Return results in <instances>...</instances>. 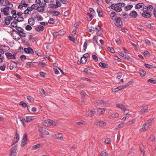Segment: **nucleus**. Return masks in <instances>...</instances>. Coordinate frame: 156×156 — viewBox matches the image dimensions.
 <instances>
[{
	"mask_svg": "<svg viewBox=\"0 0 156 156\" xmlns=\"http://www.w3.org/2000/svg\"><path fill=\"white\" fill-rule=\"evenodd\" d=\"M125 5V4L124 3L112 4L111 5V7L112 9L116 12H119L122 10L121 8L124 7Z\"/></svg>",
	"mask_w": 156,
	"mask_h": 156,
	"instance_id": "f257e3e1",
	"label": "nucleus"
},
{
	"mask_svg": "<svg viewBox=\"0 0 156 156\" xmlns=\"http://www.w3.org/2000/svg\"><path fill=\"white\" fill-rule=\"evenodd\" d=\"M154 119L151 118L150 119L147 120L143 125L142 127L139 129L140 131H144L149 128L151 124L152 121Z\"/></svg>",
	"mask_w": 156,
	"mask_h": 156,
	"instance_id": "f03ea898",
	"label": "nucleus"
},
{
	"mask_svg": "<svg viewBox=\"0 0 156 156\" xmlns=\"http://www.w3.org/2000/svg\"><path fill=\"white\" fill-rule=\"evenodd\" d=\"M94 124L98 127L103 128L106 125V122L101 120H97L94 122Z\"/></svg>",
	"mask_w": 156,
	"mask_h": 156,
	"instance_id": "7ed1b4c3",
	"label": "nucleus"
},
{
	"mask_svg": "<svg viewBox=\"0 0 156 156\" xmlns=\"http://www.w3.org/2000/svg\"><path fill=\"white\" fill-rule=\"evenodd\" d=\"M148 106L147 105H143L140 111V114L143 115L147 113L148 111Z\"/></svg>",
	"mask_w": 156,
	"mask_h": 156,
	"instance_id": "20e7f679",
	"label": "nucleus"
},
{
	"mask_svg": "<svg viewBox=\"0 0 156 156\" xmlns=\"http://www.w3.org/2000/svg\"><path fill=\"white\" fill-rule=\"evenodd\" d=\"M52 137L54 139L61 140H64L65 138L63 137L62 133H59L54 134L52 135Z\"/></svg>",
	"mask_w": 156,
	"mask_h": 156,
	"instance_id": "39448f33",
	"label": "nucleus"
},
{
	"mask_svg": "<svg viewBox=\"0 0 156 156\" xmlns=\"http://www.w3.org/2000/svg\"><path fill=\"white\" fill-rule=\"evenodd\" d=\"M114 20V24L117 27H119L122 26V22L120 17H118Z\"/></svg>",
	"mask_w": 156,
	"mask_h": 156,
	"instance_id": "423d86ee",
	"label": "nucleus"
},
{
	"mask_svg": "<svg viewBox=\"0 0 156 156\" xmlns=\"http://www.w3.org/2000/svg\"><path fill=\"white\" fill-rule=\"evenodd\" d=\"M9 49V46L2 45L0 47V52L2 54H4L5 52L7 51Z\"/></svg>",
	"mask_w": 156,
	"mask_h": 156,
	"instance_id": "0eeeda50",
	"label": "nucleus"
},
{
	"mask_svg": "<svg viewBox=\"0 0 156 156\" xmlns=\"http://www.w3.org/2000/svg\"><path fill=\"white\" fill-rule=\"evenodd\" d=\"M153 9V7L151 5H149L148 6H145L143 9V11L144 12H147L150 13Z\"/></svg>",
	"mask_w": 156,
	"mask_h": 156,
	"instance_id": "6e6552de",
	"label": "nucleus"
},
{
	"mask_svg": "<svg viewBox=\"0 0 156 156\" xmlns=\"http://www.w3.org/2000/svg\"><path fill=\"white\" fill-rule=\"evenodd\" d=\"M9 8L5 7L2 8L1 9V11L3 12V14L6 16H8L9 14Z\"/></svg>",
	"mask_w": 156,
	"mask_h": 156,
	"instance_id": "1a4fd4ad",
	"label": "nucleus"
},
{
	"mask_svg": "<svg viewBox=\"0 0 156 156\" xmlns=\"http://www.w3.org/2000/svg\"><path fill=\"white\" fill-rule=\"evenodd\" d=\"M5 55L7 58L9 59H16L15 54L12 55L11 53L9 52H6L5 53Z\"/></svg>",
	"mask_w": 156,
	"mask_h": 156,
	"instance_id": "9d476101",
	"label": "nucleus"
},
{
	"mask_svg": "<svg viewBox=\"0 0 156 156\" xmlns=\"http://www.w3.org/2000/svg\"><path fill=\"white\" fill-rule=\"evenodd\" d=\"M129 16L132 18H135L138 16L137 13L134 10H133L130 12L129 14Z\"/></svg>",
	"mask_w": 156,
	"mask_h": 156,
	"instance_id": "9b49d317",
	"label": "nucleus"
},
{
	"mask_svg": "<svg viewBox=\"0 0 156 156\" xmlns=\"http://www.w3.org/2000/svg\"><path fill=\"white\" fill-rule=\"evenodd\" d=\"M12 17L8 16L5 19V23L6 25H8L10 23V21L12 20Z\"/></svg>",
	"mask_w": 156,
	"mask_h": 156,
	"instance_id": "f8f14e48",
	"label": "nucleus"
},
{
	"mask_svg": "<svg viewBox=\"0 0 156 156\" xmlns=\"http://www.w3.org/2000/svg\"><path fill=\"white\" fill-rule=\"evenodd\" d=\"M50 122H51V120L48 119L42 122V124L45 126H48L51 125Z\"/></svg>",
	"mask_w": 156,
	"mask_h": 156,
	"instance_id": "ddd939ff",
	"label": "nucleus"
},
{
	"mask_svg": "<svg viewBox=\"0 0 156 156\" xmlns=\"http://www.w3.org/2000/svg\"><path fill=\"white\" fill-rule=\"evenodd\" d=\"M24 51L25 52H26L27 53L31 54L32 55L34 53L33 49L30 48H24Z\"/></svg>",
	"mask_w": 156,
	"mask_h": 156,
	"instance_id": "4468645a",
	"label": "nucleus"
},
{
	"mask_svg": "<svg viewBox=\"0 0 156 156\" xmlns=\"http://www.w3.org/2000/svg\"><path fill=\"white\" fill-rule=\"evenodd\" d=\"M19 134L16 133V134L14 138L13 141L12 142V145H14L16 144L19 141Z\"/></svg>",
	"mask_w": 156,
	"mask_h": 156,
	"instance_id": "2eb2a0df",
	"label": "nucleus"
},
{
	"mask_svg": "<svg viewBox=\"0 0 156 156\" xmlns=\"http://www.w3.org/2000/svg\"><path fill=\"white\" fill-rule=\"evenodd\" d=\"M142 16L144 18H148L151 17V15L150 13L147 12H144L143 11V12L142 13Z\"/></svg>",
	"mask_w": 156,
	"mask_h": 156,
	"instance_id": "dca6fc26",
	"label": "nucleus"
},
{
	"mask_svg": "<svg viewBox=\"0 0 156 156\" xmlns=\"http://www.w3.org/2000/svg\"><path fill=\"white\" fill-rule=\"evenodd\" d=\"M105 109L103 108H99L97 109V112L99 115L103 114L105 112Z\"/></svg>",
	"mask_w": 156,
	"mask_h": 156,
	"instance_id": "f3484780",
	"label": "nucleus"
},
{
	"mask_svg": "<svg viewBox=\"0 0 156 156\" xmlns=\"http://www.w3.org/2000/svg\"><path fill=\"white\" fill-rule=\"evenodd\" d=\"M17 147L16 146L13 147L10 150V153L16 155L17 153Z\"/></svg>",
	"mask_w": 156,
	"mask_h": 156,
	"instance_id": "a211bd4d",
	"label": "nucleus"
},
{
	"mask_svg": "<svg viewBox=\"0 0 156 156\" xmlns=\"http://www.w3.org/2000/svg\"><path fill=\"white\" fill-rule=\"evenodd\" d=\"M11 36L12 37L13 39L16 41H18L20 39V37H19L16 36L17 35V34H16L15 32L14 33H11Z\"/></svg>",
	"mask_w": 156,
	"mask_h": 156,
	"instance_id": "6ab92c4d",
	"label": "nucleus"
},
{
	"mask_svg": "<svg viewBox=\"0 0 156 156\" xmlns=\"http://www.w3.org/2000/svg\"><path fill=\"white\" fill-rule=\"evenodd\" d=\"M14 20H16L18 22H21L23 21L24 20V18L22 16H15L14 17Z\"/></svg>",
	"mask_w": 156,
	"mask_h": 156,
	"instance_id": "aec40b11",
	"label": "nucleus"
},
{
	"mask_svg": "<svg viewBox=\"0 0 156 156\" xmlns=\"http://www.w3.org/2000/svg\"><path fill=\"white\" fill-rule=\"evenodd\" d=\"M95 31L98 34H100L101 33V28L99 26H97L95 27Z\"/></svg>",
	"mask_w": 156,
	"mask_h": 156,
	"instance_id": "412c9836",
	"label": "nucleus"
},
{
	"mask_svg": "<svg viewBox=\"0 0 156 156\" xmlns=\"http://www.w3.org/2000/svg\"><path fill=\"white\" fill-rule=\"evenodd\" d=\"M16 29L17 31H16V30H14V31L15 32L16 34H18V33H20L22 31H24V30L23 29L19 27H16Z\"/></svg>",
	"mask_w": 156,
	"mask_h": 156,
	"instance_id": "4be33fe9",
	"label": "nucleus"
},
{
	"mask_svg": "<svg viewBox=\"0 0 156 156\" xmlns=\"http://www.w3.org/2000/svg\"><path fill=\"white\" fill-rule=\"evenodd\" d=\"M17 67V64L15 62H12L9 66V69L10 70H12L14 68H16Z\"/></svg>",
	"mask_w": 156,
	"mask_h": 156,
	"instance_id": "5701e85b",
	"label": "nucleus"
},
{
	"mask_svg": "<svg viewBox=\"0 0 156 156\" xmlns=\"http://www.w3.org/2000/svg\"><path fill=\"white\" fill-rule=\"evenodd\" d=\"M110 17L112 20H115L117 17L116 13L114 12H111L110 14Z\"/></svg>",
	"mask_w": 156,
	"mask_h": 156,
	"instance_id": "b1692460",
	"label": "nucleus"
},
{
	"mask_svg": "<svg viewBox=\"0 0 156 156\" xmlns=\"http://www.w3.org/2000/svg\"><path fill=\"white\" fill-rule=\"evenodd\" d=\"M116 106L117 107L121 109L122 111L126 107L125 105L121 104H117L116 105Z\"/></svg>",
	"mask_w": 156,
	"mask_h": 156,
	"instance_id": "393cba45",
	"label": "nucleus"
},
{
	"mask_svg": "<svg viewBox=\"0 0 156 156\" xmlns=\"http://www.w3.org/2000/svg\"><path fill=\"white\" fill-rule=\"evenodd\" d=\"M119 114L117 113L109 115L108 118L109 119H112L113 118H117L119 117Z\"/></svg>",
	"mask_w": 156,
	"mask_h": 156,
	"instance_id": "a878e982",
	"label": "nucleus"
},
{
	"mask_svg": "<svg viewBox=\"0 0 156 156\" xmlns=\"http://www.w3.org/2000/svg\"><path fill=\"white\" fill-rule=\"evenodd\" d=\"M28 23L30 26H33L35 24V20L34 19L30 18L28 19Z\"/></svg>",
	"mask_w": 156,
	"mask_h": 156,
	"instance_id": "bb28decb",
	"label": "nucleus"
},
{
	"mask_svg": "<svg viewBox=\"0 0 156 156\" xmlns=\"http://www.w3.org/2000/svg\"><path fill=\"white\" fill-rule=\"evenodd\" d=\"M26 119H24L25 121L26 122H29L31 121H32L33 120V118H34V117L33 116H27V117H25Z\"/></svg>",
	"mask_w": 156,
	"mask_h": 156,
	"instance_id": "cd10ccee",
	"label": "nucleus"
},
{
	"mask_svg": "<svg viewBox=\"0 0 156 156\" xmlns=\"http://www.w3.org/2000/svg\"><path fill=\"white\" fill-rule=\"evenodd\" d=\"M125 88V87L123 85L118 87L114 89V91L116 92L119 90H120Z\"/></svg>",
	"mask_w": 156,
	"mask_h": 156,
	"instance_id": "c85d7f7f",
	"label": "nucleus"
},
{
	"mask_svg": "<svg viewBox=\"0 0 156 156\" xmlns=\"http://www.w3.org/2000/svg\"><path fill=\"white\" fill-rule=\"evenodd\" d=\"M33 64L31 62H27L26 63L25 67L26 68H29L33 66Z\"/></svg>",
	"mask_w": 156,
	"mask_h": 156,
	"instance_id": "c756f323",
	"label": "nucleus"
},
{
	"mask_svg": "<svg viewBox=\"0 0 156 156\" xmlns=\"http://www.w3.org/2000/svg\"><path fill=\"white\" fill-rule=\"evenodd\" d=\"M143 3H138L135 6V8L136 9H137L141 8L143 6Z\"/></svg>",
	"mask_w": 156,
	"mask_h": 156,
	"instance_id": "7c9ffc66",
	"label": "nucleus"
},
{
	"mask_svg": "<svg viewBox=\"0 0 156 156\" xmlns=\"http://www.w3.org/2000/svg\"><path fill=\"white\" fill-rule=\"evenodd\" d=\"M133 7L132 5H129L126 6L124 8V10L125 11H127L130 10Z\"/></svg>",
	"mask_w": 156,
	"mask_h": 156,
	"instance_id": "2f4dec72",
	"label": "nucleus"
},
{
	"mask_svg": "<svg viewBox=\"0 0 156 156\" xmlns=\"http://www.w3.org/2000/svg\"><path fill=\"white\" fill-rule=\"evenodd\" d=\"M17 34L20 36V38L21 37H25L27 35L24 31H22L20 33H18Z\"/></svg>",
	"mask_w": 156,
	"mask_h": 156,
	"instance_id": "473e14b6",
	"label": "nucleus"
},
{
	"mask_svg": "<svg viewBox=\"0 0 156 156\" xmlns=\"http://www.w3.org/2000/svg\"><path fill=\"white\" fill-rule=\"evenodd\" d=\"M139 73L140 74V76L142 77L144 76L146 74V72L143 69H140L139 70Z\"/></svg>",
	"mask_w": 156,
	"mask_h": 156,
	"instance_id": "72a5a7b5",
	"label": "nucleus"
},
{
	"mask_svg": "<svg viewBox=\"0 0 156 156\" xmlns=\"http://www.w3.org/2000/svg\"><path fill=\"white\" fill-rule=\"evenodd\" d=\"M27 140V135L26 133L24 134L22 142L23 143H25Z\"/></svg>",
	"mask_w": 156,
	"mask_h": 156,
	"instance_id": "f704fd0d",
	"label": "nucleus"
},
{
	"mask_svg": "<svg viewBox=\"0 0 156 156\" xmlns=\"http://www.w3.org/2000/svg\"><path fill=\"white\" fill-rule=\"evenodd\" d=\"M44 29V27L43 26H39L36 28V30L38 32L42 31Z\"/></svg>",
	"mask_w": 156,
	"mask_h": 156,
	"instance_id": "c9c22d12",
	"label": "nucleus"
},
{
	"mask_svg": "<svg viewBox=\"0 0 156 156\" xmlns=\"http://www.w3.org/2000/svg\"><path fill=\"white\" fill-rule=\"evenodd\" d=\"M97 12L98 14V15L99 17H102L103 16V13L102 12L98 9H97Z\"/></svg>",
	"mask_w": 156,
	"mask_h": 156,
	"instance_id": "e433bc0d",
	"label": "nucleus"
},
{
	"mask_svg": "<svg viewBox=\"0 0 156 156\" xmlns=\"http://www.w3.org/2000/svg\"><path fill=\"white\" fill-rule=\"evenodd\" d=\"M41 147V145L40 144H37L35 145L34 146L32 147V150H36L37 149Z\"/></svg>",
	"mask_w": 156,
	"mask_h": 156,
	"instance_id": "4c0bfd02",
	"label": "nucleus"
},
{
	"mask_svg": "<svg viewBox=\"0 0 156 156\" xmlns=\"http://www.w3.org/2000/svg\"><path fill=\"white\" fill-rule=\"evenodd\" d=\"M83 72L87 74L92 75L91 73V70L87 68H85L83 70Z\"/></svg>",
	"mask_w": 156,
	"mask_h": 156,
	"instance_id": "58836bf2",
	"label": "nucleus"
},
{
	"mask_svg": "<svg viewBox=\"0 0 156 156\" xmlns=\"http://www.w3.org/2000/svg\"><path fill=\"white\" fill-rule=\"evenodd\" d=\"M99 66L101 67L106 68L108 66V64L104 62H100L99 63Z\"/></svg>",
	"mask_w": 156,
	"mask_h": 156,
	"instance_id": "ea45409f",
	"label": "nucleus"
},
{
	"mask_svg": "<svg viewBox=\"0 0 156 156\" xmlns=\"http://www.w3.org/2000/svg\"><path fill=\"white\" fill-rule=\"evenodd\" d=\"M80 61L82 64H85L87 62V59L85 58L82 57L81 58Z\"/></svg>",
	"mask_w": 156,
	"mask_h": 156,
	"instance_id": "a19ab883",
	"label": "nucleus"
},
{
	"mask_svg": "<svg viewBox=\"0 0 156 156\" xmlns=\"http://www.w3.org/2000/svg\"><path fill=\"white\" fill-rule=\"evenodd\" d=\"M51 13L53 14V15L54 16H58L60 14V12L56 11H52Z\"/></svg>",
	"mask_w": 156,
	"mask_h": 156,
	"instance_id": "79ce46f5",
	"label": "nucleus"
},
{
	"mask_svg": "<svg viewBox=\"0 0 156 156\" xmlns=\"http://www.w3.org/2000/svg\"><path fill=\"white\" fill-rule=\"evenodd\" d=\"M5 3L6 5H9V7H8L9 8L11 9L13 6L12 4L10 3V2L7 0L5 1Z\"/></svg>",
	"mask_w": 156,
	"mask_h": 156,
	"instance_id": "37998d69",
	"label": "nucleus"
},
{
	"mask_svg": "<svg viewBox=\"0 0 156 156\" xmlns=\"http://www.w3.org/2000/svg\"><path fill=\"white\" fill-rule=\"evenodd\" d=\"M11 26L12 27H15L16 28V27H18L17 26V23L15 21L12 22L11 24Z\"/></svg>",
	"mask_w": 156,
	"mask_h": 156,
	"instance_id": "c03bdc74",
	"label": "nucleus"
},
{
	"mask_svg": "<svg viewBox=\"0 0 156 156\" xmlns=\"http://www.w3.org/2000/svg\"><path fill=\"white\" fill-rule=\"evenodd\" d=\"M144 65L147 68L149 69H151L154 68L153 66L147 64H145Z\"/></svg>",
	"mask_w": 156,
	"mask_h": 156,
	"instance_id": "a18cd8bd",
	"label": "nucleus"
},
{
	"mask_svg": "<svg viewBox=\"0 0 156 156\" xmlns=\"http://www.w3.org/2000/svg\"><path fill=\"white\" fill-rule=\"evenodd\" d=\"M149 139L152 142H154L155 140V137L153 135H151L150 136Z\"/></svg>",
	"mask_w": 156,
	"mask_h": 156,
	"instance_id": "49530a36",
	"label": "nucleus"
},
{
	"mask_svg": "<svg viewBox=\"0 0 156 156\" xmlns=\"http://www.w3.org/2000/svg\"><path fill=\"white\" fill-rule=\"evenodd\" d=\"M48 6L51 8H56L58 7L56 4H49Z\"/></svg>",
	"mask_w": 156,
	"mask_h": 156,
	"instance_id": "de8ad7c7",
	"label": "nucleus"
},
{
	"mask_svg": "<svg viewBox=\"0 0 156 156\" xmlns=\"http://www.w3.org/2000/svg\"><path fill=\"white\" fill-rule=\"evenodd\" d=\"M123 111L124 114L125 115L129 114V111L128 109H127L126 107L125 108L124 110H123Z\"/></svg>",
	"mask_w": 156,
	"mask_h": 156,
	"instance_id": "09e8293b",
	"label": "nucleus"
},
{
	"mask_svg": "<svg viewBox=\"0 0 156 156\" xmlns=\"http://www.w3.org/2000/svg\"><path fill=\"white\" fill-rule=\"evenodd\" d=\"M35 52L36 54L39 56H41V51L40 49L37 50L35 51Z\"/></svg>",
	"mask_w": 156,
	"mask_h": 156,
	"instance_id": "8fccbe9b",
	"label": "nucleus"
},
{
	"mask_svg": "<svg viewBox=\"0 0 156 156\" xmlns=\"http://www.w3.org/2000/svg\"><path fill=\"white\" fill-rule=\"evenodd\" d=\"M27 98L28 101L30 102H32L33 101V98L30 96H27Z\"/></svg>",
	"mask_w": 156,
	"mask_h": 156,
	"instance_id": "3c124183",
	"label": "nucleus"
},
{
	"mask_svg": "<svg viewBox=\"0 0 156 156\" xmlns=\"http://www.w3.org/2000/svg\"><path fill=\"white\" fill-rule=\"evenodd\" d=\"M19 105H22L23 107H24V108L26 107L27 106V104L26 103H25L23 101H21L20 102Z\"/></svg>",
	"mask_w": 156,
	"mask_h": 156,
	"instance_id": "603ef678",
	"label": "nucleus"
},
{
	"mask_svg": "<svg viewBox=\"0 0 156 156\" xmlns=\"http://www.w3.org/2000/svg\"><path fill=\"white\" fill-rule=\"evenodd\" d=\"M96 103L100 105L101 106H102V105H104V101L103 100L98 101L96 102Z\"/></svg>",
	"mask_w": 156,
	"mask_h": 156,
	"instance_id": "864d4df0",
	"label": "nucleus"
},
{
	"mask_svg": "<svg viewBox=\"0 0 156 156\" xmlns=\"http://www.w3.org/2000/svg\"><path fill=\"white\" fill-rule=\"evenodd\" d=\"M16 11L15 10H12L11 12V13L12 14V18H14L15 16H16Z\"/></svg>",
	"mask_w": 156,
	"mask_h": 156,
	"instance_id": "5fc2aeb1",
	"label": "nucleus"
},
{
	"mask_svg": "<svg viewBox=\"0 0 156 156\" xmlns=\"http://www.w3.org/2000/svg\"><path fill=\"white\" fill-rule=\"evenodd\" d=\"M68 37L69 39L71 41H72L74 43L75 42V39L74 37H73L72 36H71L70 35Z\"/></svg>",
	"mask_w": 156,
	"mask_h": 156,
	"instance_id": "6e6d98bb",
	"label": "nucleus"
},
{
	"mask_svg": "<svg viewBox=\"0 0 156 156\" xmlns=\"http://www.w3.org/2000/svg\"><path fill=\"white\" fill-rule=\"evenodd\" d=\"M107 49L108 50L110 51L112 53H114L115 52V51L113 49V48L112 47L110 48L109 47H108Z\"/></svg>",
	"mask_w": 156,
	"mask_h": 156,
	"instance_id": "4d7b16f0",
	"label": "nucleus"
},
{
	"mask_svg": "<svg viewBox=\"0 0 156 156\" xmlns=\"http://www.w3.org/2000/svg\"><path fill=\"white\" fill-rule=\"evenodd\" d=\"M92 58L95 61L97 62L98 61V59L97 56L95 55H92Z\"/></svg>",
	"mask_w": 156,
	"mask_h": 156,
	"instance_id": "13d9d810",
	"label": "nucleus"
},
{
	"mask_svg": "<svg viewBox=\"0 0 156 156\" xmlns=\"http://www.w3.org/2000/svg\"><path fill=\"white\" fill-rule=\"evenodd\" d=\"M124 124V122H121L118 125L117 127L119 128H121L123 127Z\"/></svg>",
	"mask_w": 156,
	"mask_h": 156,
	"instance_id": "bf43d9fd",
	"label": "nucleus"
},
{
	"mask_svg": "<svg viewBox=\"0 0 156 156\" xmlns=\"http://www.w3.org/2000/svg\"><path fill=\"white\" fill-rule=\"evenodd\" d=\"M101 156H108V154L104 151L101 152Z\"/></svg>",
	"mask_w": 156,
	"mask_h": 156,
	"instance_id": "052dcab7",
	"label": "nucleus"
},
{
	"mask_svg": "<svg viewBox=\"0 0 156 156\" xmlns=\"http://www.w3.org/2000/svg\"><path fill=\"white\" fill-rule=\"evenodd\" d=\"M32 29V28L30 25H27L25 27V29L27 30H30Z\"/></svg>",
	"mask_w": 156,
	"mask_h": 156,
	"instance_id": "680f3d73",
	"label": "nucleus"
},
{
	"mask_svg": "<svg viewBox=\"0 0 156 156\" xmlns=\"http://www.w3.org/2000/svg\"><path fill=\"white\" fill-rule=\"evenodd\" d=\"M37 19L38 20L41 21L43 20V18L41 16L39 15L37 16Z\"/></svg>",
	"mask_w": 156,
	"mask_h": 156,
	"instance_id": "e2e57ef3",
	"label": "nucleus"
},
{
	"mask_svg": "<svg viewBox=\"0 0 156 156\" xmlns=\"http://www.w3.org/2000/svg\"><path fill=\"white\" fill-rule=\"evenodd\" d=\"M61 0H57L56 2V4L58 7H60L61 6Z\"/></svg>",
	"mask_w": 156,
	"mask_h": 156,
	"instance_id": "0e129e2a",
	"label": "nucleus"
},
{
	"mask_svg": "<svg viewBox=\"0 0 156 156\" xmlns=\"http://www.w3.org/2000/svg\"><path fill=\"white\" fill-rule=\"evenodd\" d=\"M54 22V20L53 18H50L48 20V22L49 23L51 24L53 23Z\"/></svg>",
	"mask_w": 156,
	"mask_h": 156,
	"instance_id": "69168bd1",
	"label": "nucleus"
},
{
	"mask_svg": "<svg viewBox=\"0 0 156 156\" xmlns=\"http://www.w3.org/2000/svg\"><path fill=\"white\" fill-rule=\"evenodd\" d=\"M87 44L86 42H85L83 45V49L84 51H85L87 48Z\"/></svg>",
	"mask_w": 156,
	"mask_h": 156,
	"instance_id": "338daca9",
	"label": "nucleus"
},
{
	"mask_svg": "<svg viewBox=\"0 0 156 156\" xmlns=\"http://www.w3.org/2000/svg\"><path fill=\"white\" fill-rule=\"evenodd\" d=\"M90 117H91L94 115V114L95 113V111H93V110H90Z\"/></svg>",
	"mask_w": 156,
	"mask_h": 156,
	"instance_id": "774afa93",
	"label": "nucleus"
}]
</instances>
